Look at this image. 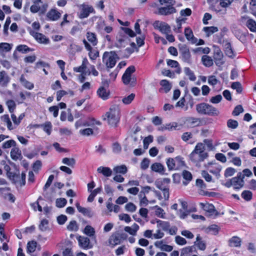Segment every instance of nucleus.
<instances>
[{
  "mask_svg": "<svg viewBox=\"0 0 256 256\" xmlns=\"http://www.w3.org/2000/svg\"><path fill=\"white\" fill-rule=\"evenodd\" d=\"M223 54L219 48L214 50V58L216 66H220L224 64L222 60Z\"/></svg>",
  "mask_w": 256,
  "mask_h": 256,
  "instance_id": "9b49d317",
  "label": "nucleus"
},
{
  "mask_svg": "<svg viewBox=\"0 0 256 256\" xmlns=\"http://www.w3.org/2000/svg\"><path fill=\"white\" fill-rule=\"evenodd\" d=\"M62 162L70 167H74L76 164V160L74 158H64L62 160Z\"/></svg>",
  "mask_w": 256,
  "mask_h": 256,
  "instance_id": "ea45409f",
  "label": "nucleus"
},
{
  "mask_svg": "<svg viewBox=\"0 0 256 256\" xmlns=\"http://www.w3.org/2000/svg\"><path fill=\"white\" fill-rule=\"evenodd\" d=\"M116 46L118 48L125 47L130 41L128 37L122 32H120L116 36Z\"/></svg>",
  "mask_w": 256,
  "mask_h": 256,
  "instance_id": "6e6552de",
  "label": "nucleus"
},
{
  "mask_svg": "<svg viewBox=\"0 0 256 256\" xmlns=\"http://www.w3.org/2000/svg\"><path fill=\"white\" fill-rule=\"evenodd\" d=\"M98 94L104 100H107L109 96V92L103 86L100 88L97 91Z\"/></svg>",
  "mask_w": 256,
  "mask_h": 256,
  "instance_id": "a878e982",
  "label": "nucleus"
},
{
  "mask_svg": "<svg viewBox=\"0 0 256 256\" xmlns=\"http://www.w3.org/2000/svg\"><path fill=\"white\" fill-rule=\"evenodd\" d=\"M247 27L252 32H256V22L252 20L248 19L246 23Z\"/></svg>",
  "mask_w": 256,
  "mask_h": 256,
  "instance_id": "c9c22d12",
  "label": "nucleus"
},
{
  "mask_svg": "<svg viewBox=\"0 0 256 256\" xmlns=\"http://www.w3.org/2000/svg\"><path fill=\"white\" fill-rule=\"evenodd\" d=\"M184 33L186 38L192 44H196L198 40L194 36L193 32L190 28H186Z\"/></svg>",
  "mask_w": 256,
  "mask_h": 256,
  "instance_id": "2eb2a0df",
  "label": "nucleus"
},
{
  "mask_svg": "<svg viewBox=\"0 0 256 256\" xmlns=\"http://www.w3.org/2000/svg\"><path fill=\"white\" fill-rule=\"evenodd\" d=\"M125 209L126 211L133 212L136 210V206L132 202H128L125 206Z\"/></svg>",
  "mask_w": 256,
  "mask_h": 256,
  "instance_id": "4d7b16f0",
  "label": "nucleus"
},
{
  "mask_svg": "<svg viewBox=\"0 0 256 256\" xmlns=\"http://www.w3.org/2000/svg\"><path fill=\"white\" fill-rule=\"evenodd\" d=\"M166 164L169 170H174L175 167L174 160L172 158H168L166 160Z\"/></svg>",
  "mask_w": 256,
  "mask_h": 256,
  "instance_id": "774afa93",
  "label": "nucleus"
},
{
  "mask_svg": "<svg viewBox=\"0 0 256 256\" xmlns=\"http://www.w3.org/2000/svg\"><path fill=\"white\" fill-rule=\"evenodd\" d=\"M120 111L116 106H112L110 108L108 112L106 114V118L104 120H107L108 124L111 126L116 127L120 121Z\"/></svg>",
  "mask_w": 256,
  "mask_h": 256,
  "instance_id": "f03ea898",
  "label": "nucleus"
},
{
  "mask_svg": "<svg viewBox=\"0 0 256 256\" xmlns=\"http://www.w3.org/2000/svg\"><path fill=\"white\" fill-rule=\"evenodd\" d=\"M203 30L206 32V36L209 37L216 32H217L218 30L216 26H206L203 28Z\"/></svg>",
  "mask_w": 256,
  "mask_h": 256,
  "instance_id": "c85d7f7f",
  "label": "nucleus"
},
{
  "mask_svg": "<svg viewBox=\"0 0 256 256\" xmlns=\"http://www.w3.org/2000/svg\"><path fill=\"white\" fill-rule=\"evenodd\" d=\"M173 6L168 5L166 6L161 7L158 8V14L161 15H168L176 12V9Z\"/></svg>",
  "mask_w": 256,
  "mask_h": 256,
  "instance_id": "f8f14e48",
  "label": "nucleus"
},
{
  "mask_svg": "<svg viewBox=\"0 0 256 256\" xmlns=\"http://www.w3.org/2000/svg\"><path fill=\"white\" fill-rule=\"evenodd\" d=\"M6 105L8 108L11 114L13 113L16 108L15 102L13 100H10L6 102Z\"/></svg>",
  "mask_w": 256,
  "mask_h": 256,
  "instance_id": "37998d69",
  "label": "nucleus"
},
{
  "mask_svg": "<svg viewBox=\"0 0 256 256\" xmlns=\"http://www.w3.org/2000/svg\"><path fill=\"white\" fill-rule=\"evenodd\" d=\"M12 48V44L6 42L0 44V55L5 56V53L10 51Z\"/></svg>",
  "mask_w": 256,
  "mask_h": 256,
  "instance_id": "aec40b11",
  "label": "nucleus"
},
{
  "mask_svg": "<svg viewBox=\"0 0 256 256\" xmlns=\"http://www.w3.org/2000/svg\"><path fill=\"white\" fill-rule=\"evenodd\" d=\"M39 34L40 36H38V38L36 37L35 38L38 42L44 44H48L50 42L49 39L47 38L44 35L41 33H39Z\"/></svg>",
  "mask_w": 256,
  "mask_h": 256,
  "instance_id": "a19ab883",
  "label": "nucleus"
},
{
  "mask_svg": "<svg viewBox=\"0 0 256 256\" xmlns=\"http://www.w3.org/2000/svg\"><path fill=\"white\" fill-rule=\"evenodd\" d=\"M97 172L106 177L110 176L112 174V170L108 167L100 166L98 168Z\"/></svg>",
  "mask_w": 256,
  "mask_h": 256,
  "instance_id": "393cba45",
  "label": "nucleus"
},
{
  "mask_svg": "<svg viewBox=\"0 0 256 256\" xmlns=\"http://www.w3.org/2000/svg\"><path fill=\"white\" fill-rule=\"evenodd\" d=\"M67 228L70 231H77L78 229V226L76 222V220L70 221L67 226Z\"/></svg>",
  "mask_w": 256,
  "mask_h": 256,
  "instance_id": "09e8293b",
  "label": "nucleus"
},
{
  "mask_svg": "<svg viewBox=\"0 0 256 256\" xmlns=\"http://www.w3.org/2000/svg\"><path fill=\"white\" fill-rule=\"evenodd\" d=\"M232 88L234 90H236L238 93H241L242 90V84L240 82H234L232 84Z\"/></svg>",
  "mask_w": 256,
  "mask_h": 256,
  "instance_id": "603ef678",
  "label": "nucleus"
},
{
  "mask_svg": "<svg viewBox=\"0 0 256 256\" xmlns=\"http://www.w3.org/2000/svg\"><path fill=\"white\" fill-rule=\"evenodd\" d=\"M201 120L199 118L190 117L186 119V122L188 125L192 127L199 126Z\"/></svg>",
  "mask_w": 256,
  "mask_h": 256,
  "instance_id": "412c9836",
  "label": "nucleus"
},
{
  "mask_svg": "<svg viewBox=\"0 0 256 256\" xmlns=\"http://www.w3.org/2000/svg\"><path fill=\"white\" fill-rule=\"evenodd\" d=\"M86 38L92 44L93 46L97 44L98 40L95 34L91 32L86 33Z\"/></svg>",
  "mask_w": 256,
  "mask_h": 256,
  "instance_id": "2f4dec72",
  "label": "nucleus"
},
{
  "mask_svg": "<svg viewBox=\"0 0 256 256\" xmlns=\"http://www.w3.org/2000/svg\"><path fill=\"white\" fill-rule=\"evenodd\" d=\"M88 64V59L85 58H83L82 64L79 66L74 68L73 70L74 72H80L81 74L86 72L88 70L87 67Z\"/></svg>",
  "mask_w": 256,
  "mask_h": 256,
  "instance_id": "ddd939ff",
  "label": "nucleus"
},
{
  "mask_svg": "<svg viewBox=\"0 0 256 256\" xmlns=\"http://www.w3.org/2000/svg\"><path fill=\"white\" fill-rule=\"evenodd\" d=\"M127 170V168L126 166L124 165L117 166L114 168V171L116 173L125 174L126 173Z\"/></svg>",
  "mask_w": 256,
  "mask_h": 256,
  "instance_id": "49530a36",
  "label": "nucleus"
},
{
  "mask_svg": "<svg viewBox=\"0 0 256 256\" xmlns=\"http://www.w3.org/2000/svg\"><path fill=\"white\" fill-rule=\"evenodd\" d=\"M205 146L202 143H198L194 150L190 155V160L194 162L204 161L208 156V154L204 152Z\"/></svg>",
  "mask_w": 256,
  "mask_h": 256,
  "instance_id": "f257e3e1",
  "label": "nucleus"
},
{
  "mask_svg": "<svg viewBox=\"0 0 256 256\" xmlns=\"http://www.w3.org/2000/svg\"><path fill=\"white\" fill-rule=\"evenodd\" d=\"M43 127V130L50 135L51 133L52 126L50 122H46L44 125H42Z\"/></svg>",
  "mask_w": 256,
  "mask_h": 256,
  "instance_id": "680f3d73",
  "label": "nucleus"
},
{
  "mask_svg": "<svg viewBox=\"0 0 256 256\" xmlns=\"http://www.w3.org/2000/svg\"><path fill=\"white\" fill-rule=\"evenodd\" d=\"M224 47L226 54L228 57L232 58L234 56V52L232 50L230 43L229 42H226L224 45Z\"/></svg>",
  "mask_w": 256,
  "mask_h": 256,
  "instance_id": "c756f323",
  "label": "nucleus"
},
{
  "mask_svg": "<svg viewBox=\"0 0 256 256\" xmlns=\"http://www.w3.org/2000/svg\"><path fill=\"white\" fill-rule=\"evenodd\" d=\"M243 112L242 106L241 105H238L234 108L232 114L234 116H238Z\"/></svg>",
  "mask_w": 256,
  "mask_h": 256,
  "instance_id": "69168bd1",
  "label": "nucleus"
},
{
  "mask_svg": "<svg viewBox=\"0 0 256 256\" xmlns=\"http://www.w3.org/2000/svg\"><path fill=\"white\" fill-rule=\"evenodd\" d=\"M78 241L80 246L83 248H88L90 244V239L88 238L80 236Z\"/></svg>",
  "mask_w": 256,
  "mask_h": 256,
  "instance_id": "bb28decb",
  "label": "nucleus"
},
{
  "mask_svg": "<svg viewBox=\"0 0 256 256\" xmlns=\"http://www.w3.org/2000/svg\"><path fill=\"white\" fill-rule=\"evenodd\" d=\"M241 242V239L239 237L234 236L228 240V245L231 247H240Z\"/></svg>",
  "mask_w": 256,
  "mask_h": 256,
  "instance_id": "4be33fe9",
  "label": "nucleus"
},
{
  "mask_svg": "<svg viewBox=\"0 0 256 256\" xmlns=\"http://www.w3.org/2000/svg\"><path fill=\"white\" fill-rule=\"evenodd\" d=\"M10 156L14 160H16L18 159H21L22 158L21 150L16 146H14L10 152Z\"/></svg>",
  "mask_w": 256,
  "mask_h": 256,
  "instance_id": "f3484780",
  "label": "nucleus"
},
{
  "mask_svg": "<svg viewBox=\"0 0 256 256\" xmlns=\"http://www.w3.org/2000/svg\"><path fill=\"white\" fill-rule=\"evenodd\" d=\"M76 206L78 210L84 216H87L89 218H91L93 216L94 214L90 208H83L80 206L78 202H76Z\"/></svg>",
  "mask_w": 256,
  "mask_h": 256,
  "instance_id": "dca6fc26",
  "label": "nucleus"
},
{
  "mask_svg": "<svg viewBox=\"0 0 256 256\" xmlns=\"http://www.w3.org/2000/svg\"><path fill=\"white\" fill-rule=\"evenodd\" d=\"M100 125L101 122L99 121H96L94 118H90L88 121L86 122L83 123L84 126H91L94 124Z\"/></svg>",
  "mask_w": 256,
  "mask_h": 256,
  "instance_id": "3c124183",
  "label": "nucleus"
},
{
  "mask_svg": "<svg viewBox=\"0 0 256 256\" xmlns=\"http://www.w3.org/2000/svg\"><path fill=\"white\" fill-rule=\"evenodd\" d=\"M206 230L208 232H210L214 235H216L218 232L219 228L216 224H212L207 228Z\"/></svg>",
  "mask_w": 256,
  "mask_h": 256,
  "instance_id": "c03bdc74",
  "label": "nucleus"
},
{
  "mask_svg": "<svg viewBox=\"0 0 256 256\" xmlns=\"http://www.w3.org/2000/svg\"><path fill=\"white\" fill-rule=\"evenodd\" d=\"M122 237L119 234H115L112 235L108 240V242L112 247H114L115 246L120 244L122 242Z\"/></svg>",
  "mask_w": 256,
  "mask_h": 256,
  "instance_id": "4468645a",
  "label": "nucleus"
},
{
  "mask_svg": "<svg viewBox=\"0 0 256 256\" xmlns=\"http://www.w3.org/2000/svg\"><path fill=\"white\" fill-rule=\"evenodd\" d=\"M135 97L134 94H131L128 96L124 97L122 98V102L126 104H130L134 100Z\"/></svg>",
  "mask_w": 256,
  "mask_h": 256,
  "instance_id": "bf43d9fd",
  "label": "nucleus"
},
{
  "mask_svg": "<svg viewBox=\"0 0 256 256\" xmlns=\"http://www.w3.org/2000/svg\"><path fill=\"white\" fill-rule=\"evenodd\" d=\"M184 72L185 74L188 76L189 79L190 80L194 81L196 80V76H195L194 72L191 70L189 68H184Z\"/></svg>",
  "mask_w": 256,
  "mask_h": 256,
  "instance_id": "79ce46f5",
  "label": "nucleus"
},
{
  "mask_svg": "<svg viewBox=\"0 0 256 256\" xmlns=\"http://www.w3.org/2000/svg\"><path fill=\"white\" fill-rule=\"evenodd\" d=\"M202 61L203 64L206 67H210L213 64V60L207 55H204L202 56Z\"/></svg>",
  "mask_w": 256,
  "mask_h": 256,
  "instance_id": "7c9ffc66",
  "label": "nucleus"
},
{
  "mask_svg": "<svg viewBox=\"0 0 256 256\" xmlns=\"http://www.w3.org/2000/svg\"><path fill=\"white\" fill-rule=\"evenodd\" d=\"M242 197L246 201H250L252 198V192L248 190L243 191L241 194Z\"/></svg>",
  "mask_w": 256,
  "mask_h": 256,
  "instance_id": "a18cd8bd",
  "label": "nucleus"
},
{
  "mask_svg": "<svg viewBox=\"0 0 256 256\" xmlns=\"http://www.w3.org/2000/svg\"><path fill=\"white\" fill-rule=\"evenodd\" d=\"M153 26L155 29L158 30L162 34H167L171 31L170 26L164 22L156 20L154 22Z\"/></svg>",
  "mask_w": 256,
  "mask_h": 256,
  "instance_id": "0eeeda50",
  "label": "nucleus"
},
{
  "mask_svg": "<svg viewBox=\"0 0 256 256\" xmlns=\"http://www.w3.org/2000/svg\"><path fill=\"white\" fill-rule=\"evenodd\" d=\"M82 9L79 15L80 18H86L90 15V13H94L95 11L92 6L82 4L81 6Z\"/></svg>",
  "mask_w": 256,
  "mask_h": 256,
  "instance_id": "1a4fd4ad",
  "label": "nucleus"
},
{
  "mask_svg": "<svg viewBox=\"0 0 256 256\" xmlns=\"http://www.w3.org/2000/svg\"><path fill=\"white\" fill-rule=\"evenodd\" d=\"M135 67L134 66H130L128 67L122 76V80L124 84H129L131 86H134L136 84V78L132 75L135 72Z\"/></svg>",
  "mask_w": 256,
  "mask_h": 256,
  "instance_id": "423d86ee",
  "label": "nucleus"
},
{
  "mask_svg": "<svg viewBox=\"0 0 256 256\" xmlns=\"http://www.w3.org/2000/svg\"><path fill=\"white\" fill-rule=\"evenodd\" d=\"M157 224V227L158 228L162 229V230L167 232L170 227V222H168L162 221L160 220H156Z\"/></svg>",
  "mask_w": 256,
  "mask_h": 256,
  "instance_id": "5701e85b",
  "label": "nucleus"
},
{
  "mask_svg": "<svg viewBox=\"0 0 256 256\" xmlns=\"http://www.w3.org/2000/svg\"><path fill=\"white\" fill-rule=\"evenodd\" d=\"M66 200L64 198H60L56 200V204L58 208H63L66 204Z\"/></svg>",
  "mask_w": 256,
  "mask_h": 256,
  "instance_id": "864d4df0",
  "label": "nucleus"
},
{
  "mask_svg": "<svg viewBox=\"0 0 256 256\" xmlns=\"http://www.w3.org/2000/svg\"><path fill=\"white\" fill-rule=\"evenodd\" d=\"M160 84L163 87L166 93L168 92L172 88V85L170 82L166 80H162L160 82Z\"/></svg>",
  "mask_w": 256,
  "mask_h": 256,
  "instance_id": "72a5a7b5",
  "label": "nucleus"
},
{
  "mask_svg": "<svg viewBox=\"0 0 256 256\" xmlns=\"http://www.w3.org/2000/svg\"><path fill=\"white\" fill-rule=\"evenodd\" d=\"M8 177L14 183H16L20 181V170L16 168L14 171L8 174Z\"/></svg>",
  "mask_w": 256,
  "mask_h": 256,
  "instance_id": "a211bd4d",
  "label": "nucleus"
},
{
  "mask_svg": "<svg viewBox=\"0 0 256 256\" xmlns=\"http://www.w3.org/2000/svg\"><path fill=\"white\" fill-rule=\"evenodd\" d=\"M61 16V14L54 9L50 10L46 14L48 18L53 21L57 20Z\"/></svg>",
  "mask_w": 256,
  "mask_h": 256,
  "instance_id": "6ab92c4d",
  "label": "nucleus"
},
{
  "mask_svg": "<svg viewBox=\"0 0 256 256\" xmlns=\"http://www.w3.org/2000/svg\"><path fill=\"white\" fill-rule=\"evenodd\" d=\"M20 82L21 84L26 88L29 90H32L34 88V84L31 82H28L24 78V76L22 74L20 78Z\"/></svg>",
  "mask_w": 256,
  "mask_h": 256,
  "instance_id": "473e14b6",
  "label": "nucleus"
},
{
  "mask_svg": "<svg viewBox=\"0 0 256 256\" xmlns=\"http://www.w3.org/2000/svg\"><path fill=\"white\" fill-rule=\"evenodd\" d=\"M153 141V136H148L144 138V148L146 150L148 148V145Z\"/></svg>",
  "mask_w": 256,
  "mask_h": 256,
  "instance_id": "6e6d98bb",
  "label": "nucleus"
},
{
  "mask_svg": "<svg viewBox=\"0 0 256 256\" xmlns=\"http://www.w3.org/2000/svg\"><path fill=\"white\" fill-rule=\"evenodd\" d=\"M202 208L206 212L209 213L210 216H217L218 214V212L215 209L214 206L210 204L200 203Z\"/></svg>",
  "mask_w": 256,
  "mask_h": 256,
  "instance_id": "9d476101",
  "label": "nucleus"
},
{
  "mask_svg": "<svg viewBox=\"0 0 256 256\" xmlns=\"http://www.w3.org/2000/svg\"><path fill=\"white\" fill-rule=\"evenodd\" d=\"M10 82V78L5 71L0 72V83L7 84Z\"/></svg>",
  "mask_w": 256,
  "mask_h": 256,
  "instance_id": "e433bc0d",
  "label": "nucleus"
},
{
  "mask_svg": "<svg viewBox=\"0 0 256 256\" xmlns=\"http://www.w3.org/2000/svg\"><path fill=\"white\" fill-rule=\"evenodd\" d=\"M37 243L35 241L29 242L27 244V251L28 252H34L36 249Z\"/></svg>",
  "mask_w": 256,
  "mask_h": 256,
  "instance_id": "4c0bfd02",
  "label": "nucleus"
},
{
  "mask_svg": "<svg viewBox=\"0 0 256 256\" xmlns=\"http://www.w3.org/2000/svg\"><path fill=\"white\" fill-rule=\"evenodd\" d=\"M227 126L228 128L235 129L238 126V122L236 120L230 119L227 122Z\"/></svg>",
  "mask_w": 256,
  "mask_h": 256,
  "instance_id": "5fc2aeb1",
  "label": "nucleus"
},
{
  "mask_svg": "<svg viewBox=\"0 0 256 256\" xmlns=\"http://www.w3.org/2000/svg\"><path fill=\"white\" fill-rule=\"evenodd\" d=\"M154 208H156V214L160 218H164L165 213L164 210L158 206H154Z\"/></svg>",
  "mask_w": 256,
  "mask_h": 256,
  "instance_id": "e2e57ef3",
  "label": "nucleus"
},
{
  "mask_svg": "<svg viewBox=\"0 0 256 256\" xmlns=\"http://www.w3.org/2000/svg\"><path fill=\"white\" fill-rule=\"evenodd\" d=\"M16 146V142L13 140H7L3 143L2 148L4 149L8 148L11 147H14Z\"/></svg>",
  "mask_w": 256,
  "mask_h": 256,
  "instance_id": "de8ad7c7",
  "label": "nucleus"
},
{
  "mask_svg": "<svg viewBox=\"0 0 256 256\" xmlns=\"http://www.w3.org/2000/svg\"><path fill=\"white\" fill-rule=\"evenodd\" d=\"M224 185L228 188L232 186L236 190H238L243 188L244 185V181L241 177V172H238L236 176L228 179Z\"/></svg>",
  "mask_w": 256,
  "mask_h": 256,
  "instance_id": "20e7f679",
  "label": "nucleus"
},
{
  "mask_svg": "<svg viewBox=\"0 0 256 256\" xmlns=\"http://www.w3.org/2000/svg\"><path fill=\"white\" fill-rule=\"evenodd\" d=\"M84 232L86 234L89 236H93L94 234V229L90 226H86L84 230Z\"/></svg>",
  "mask_w": 256,
  "mask_h": 256,
  "instance_id": "8fccbe9b",
  "label": "nucleus"
},
{
  "mask_svg": "<svg viewBox=\"0 0 256 256\" xmlns=\"http://www.w3.org/2000/svg\"><path fill=\"white\" fill-rule=\"evenodd\" d=\"M16 50L23 54H26L28 52L32 51V49L25 44L18 46L16 48Z\"/></svg>",
  "mask_w": 256,
  "mask_h": 256,
  "instance_id": "58836bf2",
  "label": "nucleus"
},
{
  "mask_svg": "<svg viewBox=\"0 0 256 256\" xmlns=\"http://www.w3.org/2000/svg\"><path fill=\"white\" fill-rule=\"evenodd\" d=\"M122 30L124 31V34H128L130 37H134L136 36L134 32L130 28H122Z\"/></svg>",
  "mask_w": 256,
  "mask_h": 256,
  "instance_id": "338daca9",
  "label": "nucleus"
},
{
  "mask_svg": "<svg viewBox=\"0 0 256 256\" xmlns=\"http://www.w3.org/2000/svg\"><path fill=\"white\" fill-rule=\"evenodd\" d=\"M1 120L2 121L6 124L7 128L9 130H12L14 129L12 122L8 114H4L1 117Z\"/></svg>",
  "mask_w": 256,
  "mask_h": 256,
  "instance_id": "f704fd0d",
  "label": "nucleus"
},
{
  "mask_svg": "<svg viewBox=\"0 0 256 256\" xmlns=\"http://www.w3.org/2000/svg\"><path fill=\"white\" fill-rule=\"evenodd\" d=\"M48 222L47 220H42L39 225V229L42 232L46 231L48 228Z\"/></svg>",
  "mask_w": 256,
  "mask_h": 256,
  "instance_id": "052dcab7",
  "label": "nucleus"
},
{
  "mask_svg": "<svg viewBox=\"0 0 256 256\" xmlns=\"http://www.w3.org/2000/svg\"><path fill=\"white\" fill-rule=\"evenodd\" d=\"M236 172V169L233 168H226L224 172V176L226 178L232 176Z\"/></svg>",
  "mask_w": 256,
  "mask_h": 256,
  "instance_id": "13d9d810",
  "label": "nucleus"
},
{
  "mask_svg": "<svg viewBox=\"0 0 256 256\" xmlns=\"http://www.w3.org/2000/svg\"><path fill=\"white\" fill-rule=\"evenodd\" d=\"M152 170L158 172L160 174H164L165 169L164 166L160 163L156 162L151 166Z\"/></svg>",
  "mask_w": 256,
  "mask_h": 256,
  "instance_id": "b1692460",
  "label": "nucleus"
},
{
  "mask_svg": "<svg viewBox=\"0 0 256 256\" xmlns=\"http://www.w3.org/2000/svg\"><path fill=\"white\" fill-rule=\"evenodd\" d=\"M182 175L184 179L186 180L182 182V184L184 186H186L192 180V174L190 172L184 170L183 171Z\"/></svg>",
  "mask_w": 256,
  "mask_h": 256,
  "instance_id": "cd10ccee",
  "label": "nucleus"
},
{
  "mask_svg": "<svg viewBox=\"0 0 256 256\" xmlns=\"http://www.w3.org/2000/svg\"><path fill=\"white\" fill-rule=\"evenodd\" d=\"M80 133L82 136H89L90 134H93L94 131L92 129L90 128H86L83 130H80Z\"/></svg>",
  "mask_w": 256,
  "mask_h": 256,
  "instance_id": "0e129e2a",
  "label": "nucleus"
},
{
  "mask_svg": "<svg viewBox=\"0 0 256 256\" xmlns=\"http://www.w3.org/2000/svg\"><path fill=\"white\" fill-rule=\"evenodd\" d=\"M196 110L200 114L210 116H217L220 114L218 110L216 108L205 102L196 104Z\"/></svg>",
  "mask_w": 256,
  "mask_h": 256,
  "instance_id": "7ed1b4c3",
  "label": "nucleus"
},
{
  "mask_svg": "<svg viewBox=\"0 0 256 256\" xmlns=\"http://www.w3.org/2000/svg\"><path fill=\"white\" fill-rule=\"evenodd\" d=\"M118 55L115 52H106L102 56V62L106 64V70L110 72V68H113L116 64Z\"/></svg>",
  "mask_w": 256,
  "mask_h": 256,
  "instance_id": "39448f33",
  "label": "nucleus"
}]
</instances>
